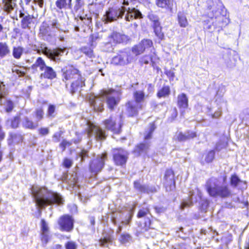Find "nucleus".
Here are the masks:
<instances>
[{
    "mask_svg": "<svg viewBox=\"0 0 249 249\" xmlns=\"http://www.w3.org/2000/svg\"><path fill=\"white\" fill-rule=\"evenodd\" d=\"M62 80L71 82L70 92L73 94L85 85V79L80 71L72 64H68L61 69Z\"/></svg>",
    "mask_w": 249,
    "mask_h": 249,
    "instance_id": "nucleus-1",
    "label": "nucleus"
},
{
    "mask_svg": "<svg viewBox=\"0 0 249 249\" xmlns=\"http://www.w3.org/2000/svg\"><path fill=\"white\" fill-rule=\"evenodd\" d=\"M205 188L209 195L213 197L227 198L232 195L228 185H219L216 182H213V178L206 181Z\"/></svg>",
    "mask_w": 249,
    "mask_h": 249,
    "instance_id": "nucleus-2",
    "label": "nucleus"
},
{
    "mask_svg": "<svg viewBox=\"0 0 249 249\" xmlns=\"http://www.w3.org/2000/svg\"><path fill=\"white\" fill-rule=\"evenodd\" d=\"M116 90L112 88L102 89L96 95H90L89 97V103L94 111L102 112L104 110L105 98L108 95L114 94Z\"/></svg>",
    "mask_w": 249,
    "mask_h": 249,
    "instance_id": "nucleus-3",
    "label": "nucleus"
},
{
    "mask_svg": "<svg viewBox=\"0 0 249 249\" xmlns=\"http://www.w3.org/2000/svg\"><path fill=\"white\" fill-rule=\"evenodd\" d=\"M37 68L42 71L39 76L41 79L53 80L56 78V72L52 67L47 66L41 57H37L31 66L33 70H36Z\"/></svg>",
    "mask_w": 249,
    "mask_h": 249,
    "instance_id": "nucleus-4",
    "label": "nucleus"
},
{
    "mask_svg": "<svg viewBox=\"0 0 249 249\" xmlns=\"http://www.w3.org/2000/svg\"><path fill=\"white\" fill-rule=\"evenodd\" d=\"M35 200L37 205L40 208H45L47 205L53 204L58 205L63 204V200L61 196L57 193L53 192L48 193V195L45 198L36 195Z\"/></svg>",
    "mask_w": 249,
    "mask_h": 249,
    "instance_id": "nucleus-5",
    "label": "nucleus"
},
{
    "mask_svg": "<svg viewBox=\"0 0 249 249\" xmlns=\"http://www.w3.org/2000/svg\"><path fill=\"white\" fill-rule=\"evenodd\" d=\"M108 159V154L107 152H104L98 155L96 158L90 160L89 164V171L97 175L103 169L105 165V162Z\"/></svg>",
    "mask_w": 249,
    "mask_h": 249,
    "instance_id": "nucleus-6",
    "label": "nucleus"
},
{
    "mask_svg": "<svg viewBox=\"0 0 249 249\" xmlns=\"http://www.w3.org/2000/svg\"><path fill=\"white\" fill-rule=\"evenodd\" d=\"M105 129L111 131L114 134H120L122 131L123 121L122 119L117 121V117L113 114L102 122Z\"/></svg>",
    "mask_w": 249,
    "mask_h": 249,
    "instance_id": "nucleus-7",
    "label": "nucleus"
},
{
    "mask_svg": "<svg viewBox=\"0 0 249 249\" xmlns=\"http://www.w3.org/2000/svg\"><path fill=\"white\" fill-rule=\"evenodd\" d=\"M40 51L42 53L53 62L58 63L61 61V57L66 51L65 48L57 47L53 49L48 48L45 44H41Z\"/></svg>",
    "mask_w": 249,
    "mask_h": 249,
    "instance_id": "nucleus-8",
    "label": "nucleus"
},
{
    "mask_svg": "<svg viewBox=\"0 0 249 249\" xmlns=\"http://www.w3.org/2000/svg\"><path fill=\"white\" fill-rule=\"evenodd\" d=\"M125 10L126 8L123 6L120 7L113 6L109 7L103 16V21L105 23L111 22L117 20L119 18H122Z\"/></svg>",
    "mask_w": 249,
    "mask_h": 249,
    "instance_id": "nucleus-9",
    "label": "nucleus"
},
{
    "mask_svg": "<svg viewBox=\"0 0 249 249\" xmlns=\"http://www.w3.org/2000/svg\"><path fill=\"white\" fill-rule=\"evenodd\" d=\"M135 56L130 50L124 49L119 51L118 53L113 58V61L116 65H126L135 60Z\"/></svg>",
    "mask_w": 249,
    "mask_h": 249,
    "instance_id": "nucleus-10",
    "label": "nucleus"
},
{
    "mask_svg": "<svg viewBox=\"0 0 249 249\" xmlns=\"http://www.w3.org/2000/svg\"><path fill=\"white\" fill-rule=\"evenodd\" d=\"M163 185L167 192H171L176 189V177L174 171L172 168L165 170L163 175Z\"/></svg>",
    "mask_w": 249,
    "mask_h": 249,
    "instance_id": "nucleus-11",
    "label": "nucleus"
},
{
    "mask_svg": "<svg viewBox=\"0 0 249 249\" xmlns=\"http://www.w3.org/2000/svg\"><path fill=\"white\" fill-rule=\"evenodd\" d=\"M112 159L114 164L117 166H123L125 164L127 159V152L122 148H115L112 149Z\"/></svg>",
    "mask_w": 249,
    "mask_h": 249,
    "instance_id": "nucleus-12",
    "label": "nucleus"
},
{
    "mask_svg": "<svg viewBox=\"0 0 249 249\" xmlns=\"http://www.w3.org/2000/svg\"><path fill=\"white\" fill-rule=\"evenodd\" d=\"M54 24L50 21H44L39 27L38 36L48 39L51 38L55 32Z\"/></svg>",
    "mask_w": 249,
    "mask_h": 249,
    "instance_id": "nucleus-13",
    "label": "nucleus"
},
{
    "mask_svg": "<svg viewBox=\"0 0 249 249\" xmlns=\"http://www.w3.org/2000/svg\"><path fill=\"white\" fill-rule=\"evenodd\" d=\"M57 223L60 230L62 231L70 232L74 227V220L72 216L69 214H64L61 216Z\"/></svg>",
    "mask_w": 249,
    "mask_h": 249,
    "instance_id": "nucleus-14",
    "label": "nucleus"
},
{
    "mask_svg": "<svg viewBox=\"0 0 249 249\" xmlns=\"http://www.w3.org/2000/svg\"><path fill=\"white\" fill-rule=\"evenodd\" d=\"M87 132L89 137H90L92 134H94L97 141L105 140L107 137L105 130H103L100 127L90 123L88 124Z\"/></svg>",
    "mask_w": 249,
    "mask_h": 249,
    "instance_id": "nucleus-15",
    "label": "nucleus"
},
{
    "mask_svg": "<svg viewBox=\"0 0 249 249\" xmlns=\"http://www.w3.org/2000/svg\"><path fill=\"white\" fill-rule=\"evenodd\" d=\"M19 17L21 18L20 25L23 29H30L31 26L35 23L36 17L27 11H19Z\"/></svg>",
    "mask_w": 249,
    "mask_h": 249,
    "instance_id": "nucleus-16",
    "label": "nucleus"
},
{
    "mask_svg": "<svg viewBox=\"0 0 249 249\" xmlns=\"http://www.w3.org/2000/svg\"><path fill=\"white\" fill-rule=\"evenodd\" d=\"M159 60L160 58L158 56L156 52L154 51L150 54H146L140 57L138 62L141 66L150 64L151 66L154 67Z\"/></svg>",
    "mask_w": 249,
    "mask_h": 249,
    "instance_id": "nucleus-17",
    "label": "nucleus"
},
{
    "mask_svg": "<svg viewBox=\"0 0 249 249\" xmlns=\"http://www.w3.org/2000/svg\"><path fill=\"white\" fill-rule=\"evenodd\" d=\"M125 105L127 115L129 117L137 116L139 114V111L142 108V105L134 103L131 100L128 101Z\"/></svg>",
    "mask_w": 249,
    "mask_h": 249,
    "instance_id": "nucleus-18",
    "label": "nucleus"
},
{
    "mask_svg": "<svg viewBox=\"0 0 249 249\" xmlns=\"http://www.w3.org/2000/svg\"><path fill=\"white\" fill-rule=\"evenodd\" d=\"M150 145L148 142H141L135 145L132 153L136 157H139L142 154L147 155Z\"/></svg>",
    "mask_w": 249,
    "mask_h": 249,
    "instance_id": "nucleus-19",
    "label": "nucleus"
},
{
    "mask_svg": "<svg viewBox=\"0 0 249 249\" xmlns=\"http://www.w3.org/2000/svg\"><path fill=\"white\" fill-rule=\"evenodd\" d=\"M230 183L233 187L239 186V189L242 191L246 190L248 187L247 181L241 180L236 174H232L231 176Z\"/></svg>",
    "mask_w": 249,
    "mask_h": 249,
    "instance_id": "nucleus-20",
    "label": "nucleus"
},
{
    "mask_svg": "<svg viewBox=\"0 0 249 249\" xmlns=\"http://www.w3.org/2000/svg\"><path fill=\"white\" fill-rule=\"evenodd\" d=\"M125 11L127 12L125 16V19L127 21H130L134 19L142 18V14L139 10L135 8H126Z\"/></svg>",
    "mask_w": 249,
    "mask_h": 249,
    "instance_id": "nucleus-21",
    "label": "nucleus"
},
{
    "mask_svg": "<svg viewBox=\"0 0 249 249\" xmlns=\"http://www.w3.org/2000/svg\"><path fill=\"white\" fill-rule=\"evenodd\" d=\"M24 139L23 136L18 133L10 132L7 139V143L9 145L22 143Z\"/></svg>",
    "mask_w": 249,
    "mask_h": 249,
    "instance_id": "nucleus-22",
    "label": "nucleus"
},
{
    "mask_svg": "<svg viewBox=\"0 0 249 249\" xmlns=\"http://www.w3.org/2000/svg\"><path fill=\"white\" fill-rule=\"evenodd\" d=\"M156 4L160 8L172 12L174 5L176 4V2L175 0H156Z\"/></svg>",
    "mask_w": 249,
    "mask_h": 249,
    "instance_id": "nucleus-23",
    "label": "nucleus"
},
{
    "mask_svg": "<svg viewBox=\"0 0 249 249\" xmlns=\"http://www.w3.org/2000/svg\"><path fill=\"white\" fill-rule=\"evenodd\" d=\"M133 185L134 188L141 193L149 194L157 192V189L155 187L148 188L146 186L142 185L139 180H135L133 182Z\"/></svg>",
    "mask_w": 249,
    "mask_h": 249,
    "instance_id": "nucleus-24",
    "label": "nucleus"
},
{
    "mask_svg": "<svg viewBox=\"0 0 249 249\" xmlns=\"http://www.w3.org/2000/svg\"><path fill=\"white\" fill-rule=\"evenodd\" d=\"M104 7V4L102 2H92L90 4L89 11L96 18H97L99 14L103 11Z\"/></svg>",
    "mask_w": 249,
    "mask_h": 249,
    "instance_id": "nucleus-25",
    "label": "nucleus"
},
{
    "mask_svg": "<svg viewBox=\"0 0 249 249\" xmlns=\"http://www.w3.org/2000/svg\"><path fill=\"white\" fill-rule=\"evenodd\" d=\"M41 231L42 233L41 234V240L45 243H47L49 239L48 234L49 229L47 223L44 219H42L40 221Z\"/></svg>",
    "mask_w": 249,
    "mask_h": 249,
    "instance_id": "nucleus-26",
    "label": "nucleus"
},
{
    "mask_svg": "<svg viewBox=\"0 0 249 249\" xmlns=\"http://www.w3.org/2000/svg\"><path fill=\"white\" fill-rule=\"evenodd\" d=\"M3 10L7 14L11 13L17 6V0H1Z\"/></svg>",
    "mask_w": 249,
    "mask_h": 249,
    "instance_id": "nucleus-27",
    "label": "nucleus"
},
{
    "mask_svg": "<svg viewBox=\"0 0 249 249\" xmlns=\"http://www.w3.org/2000/svg\"><path fill=\"white\" fill-rule=\"evenodd\" d=\"M152 223V220L150 217H147L144 222V225L141 223H139L138 225L139 230L137 231V233L138 234L143 233L148 231L151 229V226Z\"/></svg>",
    "mask_w": 249,
    "mask_h": 249,
    "instance_id": "nucleus-28",
    "label": "nucleus"
},
{
    "mask_svg": "<svg viewBox=\"0 0 249 249\" xmlns=\"http://www.w3.org/2000/svg\"><path fill=\"white\" fill-rule=\"evenodd\" d=\"M55 4L58 10L71 9L72 0H56Z\"/></svg>",
    "mask_w": 249,
    "mask_h": 249,
    "instance_id": "nucleus-29",
    "label": "nucleus"
},
{
    "mask_svg": "<svg viewBox=\"0 0 249 249\" xmlns=\"http://www.w3.org/2000/svg\"><path fill=\"white\" fill-rule=\"evenodd\" d=\"M177 105L179 108L185 109L188 107V98L186 94L182 93L178 95Z\"/></svg>",
    "mask_w": 249,
    "mask_h": 249,
    "instance_id": "nucleus-30",
    "label": "nucleus"
},
{
    "mask_svg": "<svg viewBox=\"0 0 249 249\" xmlns=\"http://www.w3.org/2000/svg\"><path fill=\"white\" fill-rule=\"evenodd\" d=\"M106 97V103L107 108L110 110L113 111L117 106L120 101V98L114 96H108Z\"/></svg>",
    "mask_w": 249,
    "mask_h": 249,
    "instance_id": "nucleus-31",
    "label": "nucleus"
},
{
    "mask_svg": "<svg viewBox=\"0 0 249 249\" xmlns=\"http://www.w3.org/2000/svg\"><path fill=\"white\" fill-rule=\"evenodd\" d=\"M146 96L144 91L142 90H135L133 93L134 101L139 105H142L145 101Z\"/></svg>",
    "mask_w": 249,
    "mask_h": 249,
    "instance_id": "nucleus-32",
    "label": "nucleus"
},
{
    "mask_svg": "<svg viewBox=\"0 0 249 249\" xmlns=\"http://www.w3.org/2000/svg\"><path fill=\"white\" fill-rule=\"evenodd\" d=\"M177 21L179 26L181 28H186L189 25V22L186 13L183 11H179L177 14Z\"/></svg>",
    "mask_w": 249,
    "mask_h": 249,
    "instance_id": "nucleus-33",
    "label": "nucleus"
},
{
    "mask_svg": "<svg viewBox=\"0 0 249 249\" xmlns=\"http://www.w3.org/2000/svg\"><path fill=\"white\" fill-rule=\"evenodd\" d=\"M110 42L115 44H121L124 41V36L117 32H113L109 36Z\"/></svg>",
    "mask_w": 249,
    "mask_h": 249,
    "instance_id": "nucleus-34",
    "label": "nucleus"
},
{
    "mask_svg": "<svg viewBox=\"0 0 249 249\" xmlns=\"http://www.w3.org/2000/svg\"><path fill=\"white\" fill-rule=\"evenodd\" d=\"M170 93V87L168 85H163L158 90L156 95L158 98H165L169 96Z\"/></svg>",
    "mask_w": 249,
    "mask_h": 249,
    "instance_id": "nucleus-35",
    "label": "nucleus"
},
{
    "mask_svg": "<svg viewBox=\"0 0 249 249\" xmlns=\"http://www.w3.org/2000/svg\"><path fill=\"white\" fill-rule=\"evenodd\" d=\"M22 126L25 129L34 130L38 126L37 123H34L28 117H25L22 122Z\"/></svg>",
    "mask_w": 249,
    "mask_h": 249,
    "instance_id": "nucleus-36",
    "label": "nucleus"
},
{
    "mask_svg": "<svg viewBox=\"0 0 249 249\" xmlns=\"http://www.w3.org/2000/svg\"><path fill=\"white\" fill-rule=\"evenodd\" d=\"M149 130L145 131L143 136L144 140H148L152 138L153 133L156 130L157 126L155 122H152L149 124Z\"/></svg>",
    "mask_w": 249,
    "mask_h": 249,
    "instance_id": "nucleus-37",
    "label": "nucleus"
},
{
    "mask_svg": "<svg viewBox=\"0 0 249 249\" xmlns=\"http://www.w3.org/2000/svg\"><path fill=\"white\" fill-rule=\"evenodd\" d=\"M139 44L140 45L142 50L145 51L150 48H154L153 41L149 38H143L142 39Z\"/></svg>",
    "mask_w": 249,
    "mask_h": 249,
    "instance_id": "nucleus-38",
    "label": "nucleus"
},
{
    "mask_svg": "<svg viewBox=\"0 0 249 249\" xmlns=\"http://www.w3.org/2000/svg\"><path fill=\"white\" fill-rule=\"evenodd\" d=\"M10 50L6 42H0V57L3 58L9 55Z\"/></svg>",
    "mask_w": 249,
    "mask_h": 249,
    "instance_id": "nucleus-39",
    "label": "nucleus"
},
{
    "mask_svg": "<svg viewBox=\"0 0 249 249\" xmlns=\"http://www.w3.org/2000/svg\"><path fill=\"white\" fill-rule=\"evenodd\" d=\"M215 159V150H210L205 154L204 160L201 161L202 164L212 162Z\"/></svg>",
    "mask_w": 249,
    "mask_h": 249,
    "instance_id": "nucleus-40",
    "label": "nucleus"
},
{
    "mask_svg": "<svg viewBox=\"0 0 249 249\" xmlns=\"http://www.w3.org/2000/svg\"><path fill=\"white\" fill-rule=\"evenodd\" d=\"M152 27L154 30V32L157 37L160 40H162L164 38V35L162 32V28L160 25V23L155 25H152Z\"/></svg>",
    "mask_w": 249,
    "mask_h": 249,
    "instance_id": "nucleus-41",
    "label": "nucleus"
},
{
    "mask_svg": "<svg viewBox=\"0 0 249 249\" xmlns=\"http://www.w3.org/2000/svg\"><path fill=\"white\" fill-rule=\"evenodd\" d=\"M56 107L54 104H50L48 105L46 113V116L48 118H53L55 117L56 112Z\"/></svg>",
    "mask_w": 249,
    "mask_h": 249,
    "instance_id": "nucleus-42",
    "label": "nucleus"
},
{
    "mask_svg": "<svg viewBox=\"0 0 249 249\" xmlns=\"http://www.w3.org/2000/svg\"><path fill=\"white\" fill-rule=\"evenodd\" d=\"M80 52L89 58H92L95 57L93 49L89 46H83L80 49Z\"/></svg>",
    "mask_w": 249,
    "mask_h": 249,
    "instance_id": "nucleus-43",
    "label": "nucleus"
},
{
    "mask_svg": "<svg viewBox=\"0 0 249 249\" xmlns=\"http://www.w3.org/2000/svg\"><path fill=\"white\" fill-rule=\"evenodd\" d=\"M23 52L24 48L21 46H15L13 47L12 54L15 59H20Z\"/></svg>",
    "mask_w": 249,
    "mask_h": 249,
    "instance_id": "nucleus-44",
    "label": "nucleus"
},
{
    "mask_svg": "<svg viewBox=\"0 0 249 249\" xmlns=\"http://www.w3.org/2000/svg\"><path fill=\"white\" fill-rule=\"evenodd\" d=\"M7 122L10 124V126L13 129L18 127L20 123V118L19 116H16L12 118L8 119Z\"/></svg>",
    "mask_w": 249,
    "mask_h": 249,
    "instance_id": "nucleus-45",
    "label": "nucleus"
},
{
    "mask_svg": "<svg viewBox=\"0 0 249 249\" xmlns=\"http://www.w3.org/2000/svg\"><path fill=\"white\" fill-rule=\"evenodd\" d=\"M148 214H150L151 217H152L150 209L148 207H143L139 210L137 214V217L138 218H142L146 217Z\"/></svg>",
    "mask_w": 249,
    "mask_h": 249,
    "instance_id": "nucleus-46",
    "label": "nucleus"
},
{
    "mask_svg": "<svg viewBox=\"0 0 249 249\" xmlns=\"http://www.w3.org/2000/svg\"><path fill=\"white\" fill-rule=\"evenodd\" d=\"M130 51L133 55H134L135 56H138L144 53L139 43L133 45L131 48Z\"/></svg>",
    "mask_w": 249,
    "mask_h": 249,
    "instance_id": "nucleus-47",
    "label": "nucleus"
},
{
    "mask_svg": "<svg viewBox=\"0 0 249 249\" xmlns=\"http://www.w3.org/2000/svg\"><path fill=\"white\" fill-rule=\"evenodd\" d=\"M44 111L42 107L36 108L34 111V116L36 121H39L44 118Z\"/></svg>",
    "mask_w": 249,
    "mask_h": 249,
    "instance_id": "nucleus-48",
    "label": "nucleus"
},
{
    "mask_svg": "<svg viewBox=\"0 0 249 249\" xmlns=\"http://www.w3.org/2000/svg\"><path fill=\"white\" fill-rule=\"evenodd\" d=\"M132 240L131 235L128 233H122L120 235L119 241L122 244H125L128 243Z\"/></svg>",
    "mask_w": 249,
    "mask_h": 249,
    "instance_id": "nucleus-49",
    "label": "nucleus"
},
{
    "mask_svg": "<svg viewBox=\"0 0 249 249\" xmlns=\"http://www.w3.org/2000/svg\"><path fill=\"white\" fill-rule=\"evenodd\" d=\"M84 5V0H75L73 5V10L76 12L80 10Z\"/></svg>",
    "mask_w": 249,
    "mask_h": 249,
    "instance_id": "nucleus-50",
    "label": "nucleus"
},
{
    "mask_svg": "<svg viewBox=\"0 0 249 249\" xmlns=\"http://www.w3.org/2000/svg\"><path fill=\"white\" fill-rule=\"evenodd\" d=\"M77 18H79L81 21H86L88 24H90L92 23V17L89 15H77V18H76L75 19H76Z\"/></svg>",
    "mask_w": 249,
    "mask_h": 249,
    "instance_id": "nucleus-51",
    "label": "nucleus"
},
{
    "mask_svg": "<svg viewBox=\"0 0 249 249\" xmlns=\"http://www.w3.org/2000/svg\"><path fill=\"white\" fill-rule=\"evenodd\" d=\"M14 107V102L11 100H7L5 102V111L6 112H10Z\"/></svg>",
    "mask_w": 249,
    "mask_h": 249,
    "instance_id": "nucleus-52",
    "label": "nucleus"
},
{
    "mask_svg": "<svg viewBox=\"0 0 249 249\" xmlns=\"http://www.w3.org/2000/svg\"><path fill=\"white\" fill-rule=\"evenodd\" d=\"M65 249H78L77 244L73 241H69L65 244Z\"/></svg>",
    "mask_w": 249,
    "mask_h": 249,
    "instance_id": "nucleus-53",
    "label": "nucleus"
},
{
    "mask_svg": "<svg viewBox=\"0 0 249 249\" xmlns=\"http://www.w3.org/2000/svg\"><path fill=\"white\" fill-rule=\"evenodd\" d=\"M148 18L152 22V25H155L160 23L158 17L153 14H149L148 16Z\"/></svg>",
    "mask_w": 249,
    "mask_h": 249,
    "instance_id": "nucleus-54",
    "label": "nucleus"
},
{
    "mask_svg": "<svg viewBox=\"0 0 249 249\" xmlns=\"http://www.w3.org/2000/svg\"><path fill=\"white\" fill-rule=\"evenodd\" d=\"M71 145V142L68 141L66 139H63L59 143V147L61 149L62 151H64L67 147H69Z\"/></svg>",
    "mask_w": 249,
    "mask_h": 249,
    "instance_id": "nucleus-55",
    "label": "nucleus"
},
{
    "mask_svg": "<svg viewBox=\"0 0 249 249\" xmlns=\"http://www.w3.org/2000/svg\"><path fill=\"white\" fill-rule=\"evenodd\" d=\"M175 140L179 142H185L187 141L186 135L182 132H179L176 136Z\"/></svg>",
    "mask_w": 249,
    "mask_h": 249,
    "instance_id": "nucleus-56",
    "label": "nucleus"
},
{
    "mask_svg": "<svg viewBox=\"0 0 249 249\" xmlns=\"http://www.w3.org/2000/svg\"><path fill=\"white\" fill-rule=\"evenodd\" d=\"M171 114L169 117V120L172 122L174 121L177 118L178 112V110L176 107L172 108L171 110Z\"/></svg>",
    "mask_w": 249,
    "mask_h": 249,
    "instance_id": "nucleus-57",
    "label": "nucleus"
},
{
    "mask_svg": "<svg viewBox=\"0 0 249 249\" xmlns=\"http://www.w3.org/2000/svg\"><path fill=\"white\" fill-rule=\"evenodd\" d=\"M186 135L187 141L194 139L198 136L196 132L191 130H187Z\"/></svg>",
    "mask_w": 249,
    "mask_h": 249,
    "instance_id": "nucleus-58",
    "label": "nucleus"
},
{
    "mask_svg": "<svg viewBox=\"0 0 249 249\" xmlns=\"http://www.w3.org/2000/svg\"><path fill=\"white\" fill-rule=\"evenodd\" d=\"M99 241L100 243V246L103 248L106 247L107 244L109 242H111V239L110 237H104L103 238H100Z\"/></svg>",
    "mask_w": 249,
    "mask_h": 249,
    "instance_id": "nucleus-59",
    "label": "nucleus"
},
{
    "mask_svg": "<svg viewBox=\"0 0 249 249\" xmlns=\"http://www.w3.org/2000/svg\"><path fill=\"white\" fill-rule=\"evenodd\" d=\"M63 134V132L62 131H59L58 132L54 133L53 135V141L55 142H59Z\"/></svg>",
    "mask_w": 249,
    "mask_h": 249,
    "instance_id": "nucleus-60",
    "label": "nucleus"
},
{
    "mask_svg": "<svg viewBox=\"0 0 249 249\" xmlns=\"http://www.w3.org/2000/svg\"><path fill=\"white\" fill-rule=\"evenodd\" d=\"M38 134L41 136H44L47 135L49 133V129L48 127H41L38 129Z\"/></svg>",
    "mask_w": 249,
    "mask_h": 249,
    "instance_id": "nucleus-61",
    "label": "nucleus"
},
{
    "mask_svg": "<svg viewBox=\"0 0 249 249\" xmlns=\"http://www.w3.org/2000/svg\"><path fill=\"white\" fill-rule=\"evenodd\" d=\"M62 164L65 168H70L72 164V161L71 160L66 158L64 159Z\"/></svg>",
    "mask_w": 249,
    "mask_h": 249,
    "instance_id": "nucleus-62",
    "label": "nucleus"
},
{
    "mask_svg": "<svg viewBox=\"0 0 249 249\" xmlns=\"http://www.w3.org/2000/svg\"><path fill=\"white\" fill-rule=\"evenodd\" d=\"M193 201L191 199H189L188 201H183L181 205L180 208L181 209H184L186 207H190L192 206H193Z\"/></svg>",
    "mask_w": 249,
    "mask_h": 249,
    "instance_id": "nucleus-63",
    "label": "nucleus"
},
{
    "mask_svg": "<svg viewBox=\"0 0 249 249\" xmlns=\"http://www.w3.org/2000/svg\"><path fill=\"white\" fill-rule=\"evenodd\" d=\"M164 73L166 75L169 80H173L174 78L175 77V73L174 72L169 70H165Z\"/></svg>",
    "mask_w": 249,
    "mask_h": 249,
    "instance_id": "nucleus-64",
    "label": "nucleus"
}]
</instances>
